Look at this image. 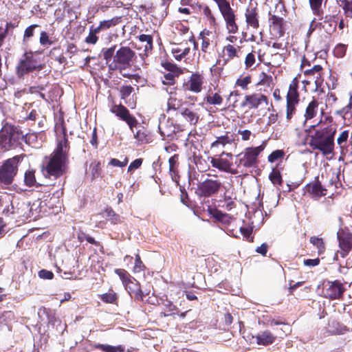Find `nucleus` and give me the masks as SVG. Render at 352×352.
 Returning a JSON list of instances; mask_svg holds the SVG:
<instances>
[{"mask_svg": "<svg viewBox=\"0 0 352 352\" xmlns=\"http://www.w3.org/2000/svg\"><path fill=\"white\" fill-rule=\"evenodd\" d=\"M63 136L57 138L54 151L45 156L41 166L43 175L47 179H58L67 173L69 164L70 144L68 140L67 129L63 123L60 124Z\"/></svg>", "mask_w": 352, "mask_h": 352, "instance_id": "obj_1", "label": "nucleus"}, {"mask_svg": "<svg viewBox=\"0 0 352 352\" xmlns=\"http://www.w3.org/2000/svg\"><path fill=\"white\" fill-rule=\"evenodd\" d=\"M305 132L308 144L312 150H317L323 155L333 153L336 133V127L333 124H322L320 120L316 124L310 126Z\"/></svg>", "mask_w": 352, "mask_h": 352, "instance_id": "obj_2", "label": "nucleus"}, {"mask_svg": "<svg viewBox=\"0 0 352 352\" xmlns=\"http://www.w3.org/2000/svg\"><path fill=\"white\" fill-rule=\"evenodd\" d=\"M117 45L102 48L101 52L104 60L108 64L109 70L118 71L124 78H133L135 75L125 72L131 69L136 61L135 51L128 46H122L116 51Z\"/></svg>", "mask_w": 352, "mask_h": 352, "instance_id": "obj_3", "label": "nucleus"}, {"mask_svg": "<svg viewBox=\"0 0 352 352\" xmlns=\"http://www.w3.org/2000/svg\"><path fill=\"white\" fill-rule=\"evenodd\" d=\"M265 147V143L263 142L258 146L247 147L236 155L234 161L236 175L247 176L252 173V170L257 168L259 163L258 156Z\"/></svg>", "mask_w": 352, "mask_h": 352, "instance_id": "obj_4", "label": "nucleus"}, {"mask_svg": "<svg viewBox=\"0 0 352 352\" xmlns=\"http://www.w3.org/2000/svg\"><path fill=\"white\" fill-rule=\"evenodd\" d=\"M25 135L19 126L6 123L0 130V151L6 152L21 145Z\"/></svg>", "mask_w": 352, "mask_h": 352, "instance_id": "obj_5", "label": "nucleus"}, {"mask_svg": "<svg viewBox=\"0 0 352 352\" xmlns=\"http://www.w3.org/2000/svg\"><path fill=\"white\" fill-rule=\"evenodd\" d=\"M217 4L218 9L225 21L226 29L229 34H234L239 32L237 15L228 0H212Z\"/></svg>", "mask_w": 352, "mask_h": 352, "instance_id": "obj_6", "label": "nucleus"}, {"mask_svg": "<svg viewBox=\"0 0 352 352\" xmlns=\"http://www.w3.org/2000/svg\"><path fill=\"white\" fill-rule=\"evenodd\" d=\"M25 155H15L5 160L0 166V184L10 185L17 174L20 162L25 157Z\"/></svg>", "mask_w": 352, "mask_h": 352, "instance_id": "obj_7", "label": "nucleus"}, {"mask_svg": "<svg viewBox=\"0 0 352 352\" xmlns=\"http://www.w3.org/2000/svg\"><path fill=\"white\" fill-rule=\"evenodd\" d=\"M43 66L34 56L32 52L24 53L16 67V73L19 78H23L25 74L35 70L40 71Z\"/></svg>", "mask_w": 352, "mask_h": 352, "instance_id": "obj_8", "label": "nucleus"}, {"mask_svg": "<svg viewBox=\"0 0 352 352\" xmlns=\"http://www.w3.org/2000/svg\"><path fill=\"white\" fill-rule=\"evenodd\" d=\"M346 289L339 280H325L322 284V296L331 300H342Z\"/></svg>", "mask_w": 352, "mask_h": 352, "instance_id": "obj_9", "label": "nucleus"}, {"mask_svg": "<svg viewBox=\"0 0 352 352\" xmlns=\"http://www.w3.org/2000/svg\"><path fill=\"white\" fill-rule=\"evenodd\" d=\"M338 246V254L345 258L352 250V232L348 228L340 229L337 233Z\"/></svg>", "mask_w": 352, "mask_h": 352, "instance_id": "obj_10", "label": "nucleus"}, {"mask_svg": "<svg viewBox=\"0 0 352 352\" xmlns=\"http://www.w3.org/2000/svg\"><path fill=\"white\" fill-rule=\"evenodd\" d=\"M268 104L269 98L267 96L261 93H252L244 96V100L241 103V107L257 109L262 105L267 107Z\"/></svg>", "mask_w": 352, "mask_h": 352, "instance_id": "obj_11", "label": "nucleus"}, {"mask_svg": "<svg viewBox=\"0 0 352 352\" xmlns=\"http://www.w3.org/2000/svg\"><path fill=\"white\" fill-rule=\"evenodd\" d=\"M298 104H286V121L287 124L296 130L305 126L303 115L298 113Z\"/></svg>", "mask_w": 352, "mask_h": 352, "instance_id": "obj_12", "label": "nucleus"}, {"mask_svg": "<svg viewBox=\"0 0 352 352\" xmlns=\"http://www.w3.org/2000/svg\"><path fill=\"white\" fill-rule=\"evenodd\" d=\"M221 186L220 181L206 179L198 185L196 192L200 197H209L217 193Z\"/></svg>", "mask_w": 352, "mask_h": 352, "instance_id": "obj_13", "label": "nucleus"}, {"mask_svg": "<svg viewBox=\"0 0 352 352\" xmlns=\"http://www.w3.org/2000/svg\"><path fill=\"white\" fill-rule=\"evenodd\" d=\"M110 111L115 114L119 119L124 121L131 129L137 126L138 121L136 118L130 113L128 109L124 105L121 104H113L110 107Z\"/></svg>", "mask_w": 352, "mask_h": 352, "instance_id": "obj_14", "label": "nucleus"}, {"mask_svg": "<svg viewBox=\"0 0 352 352\" xmlns=\"http://www.w3.org/2000/svg\"><path fill=\"white\" fill-rule=\"evenodd\" d=\"M223 155H226L230 159L232 157V154L231 153H226L223 151L219 157H211L210 163L212 166L221 171L236 175L235 168L232 167L233 164L232 161L227 158H223Z\"/></svg>", "mask_w": 352, "mask_h": 352, "instance_id": "obj_15", "label": "nucleus"}, {"mask_svg": "<svg viewBox=\"0 0 352 352\" xmlns=\"http://www.w3.org/2000/svg\"><path fill=\"white\" fill-rule=\"evenodd\" d=\"M241 47L240 46H234L230 43L224 45L222 49L223 59L222 60H217L216 62V65H221V67H217L216 69L219 70V72H221L223 67L226 65L230 60L235 58H239V52L241 51Z\"/></svg>", "mask_w": 352, "mask_h": 352, "instance_id": "obj_16", "label": "nucleus"}, {"mask_svg": "<svg viewBox=\"0 0 352 352\" xmlns=\"http://www.w3.org/2000/svg\"><path fill=\"white\" fill-rule=\"evenodd\" d=\"M320 102L318 99L312 97L311 100L307 103L305 113L303 114V119L306 124L307 121L311 120L320 115H324V110L322 107H320Z\"/></svg>", "mask_w": 352, "mask_h": 352, "instance_id": "obj_17", "label": "nucleus"}, {"mask_svg": "<svg viewBox=\"0 0 352 352\" xmlns=\"http://www.w3.org/2000/svg\"><path fill=\"white\" fill-rule=\"evenodd\" d=\"M269 25L272 36L280 38L285 34V21L283 17L269 13Z\"/></svg>", "mask_w": 352, "mask_h": 352, "instance_id": "obj_18", "label": "nucleus"}, {"mask_svg": "<svg viewBox=\"0 0 352 352\" xmlns=\"http://www.w3.org/2000/svg\"><path fill=\"white\" fill-rule=\"evenodd\" d=\"M259 10L256 6L250 4L245 11V20L248 28L258 30L260 27Z\"/></svg>", "mask_w": 352, "mask_h": 352, "instance_id": "obj_19", "label": "nucleus"}, {"mask_svg": "<svg viewBox=\"0 0 352 352\" xmlns=\"http://www.w3.org/2000/svg\"><path fill=\"white\" fill-rule=\"evenodd\" d=\"M306 192L314 199H318L327 195V190L322 185L318 177L305 186Z\"/></svg>", "mask_w": 352, "mask_h": 352, "instance_id": "obj_20", "label": "nucleus"}, {"mask_svg": "<svg viewBox=\"0 0 352 352\" xmlns=\"http://www.w3.org/2000/svg\"><path fill=\"white\" fill-rule=\"evenodd\" d=\"M300 74L294 78L289 84L286 96V104H298L300 93L298 91L299 78Z\"/></svg>", "mask_w": 352, "mask_h": 352, "instance_id": "obj_21", "label": "nucleus"}, {"mask_svg": "<svg viewBox=\"0 0 352 352\" xmlns=\"http://www.w3.org/2000/svg\"><path fill=\"white\" fill-rule=\"evenodd\" d=\"M204 82V76L198 72L192 73L188 82L185 84L186 89L194 93H199L202 90Z\"/></svg>", "mask_w": 352, "mask_h": 352, "instance_id": "obj_22", "label": "nucleus"}, {"mask_svg": "<svg viewBox=\"0 0 352 352\" xmlns=\"http://www.w3.org/2000/svg\"><path fill=\"white\" fill-rule=\"evenodd\" d=\"M158 132L160 134L162 140H171L175 133V127L168 120H166L165 116L159 120Z\"/></svg>", "mask_w": 352, "mask_h": 352, "instance_id": "obj_23", "label": "nucleus"}, {"mask_svg": "<svg viewBox=\"0 0 352 352\" xmlns=\"http://www.w3.org/2000/svg\"><path fill=\"white\" fill-rule=\"evenodd\" d=\"M124 287L131 296L134 295L135 299L144 300L146 295L142 291L139 282L134 277L132 276Z\"/></svg>", "mask_w": 352, "mask_h": 352, "instance_id": "obj_24", "label": "nucleus"}, {"mask_svg": "<svg viewBox=\"0 0 352 352\" xmlns=\"http://www.w3.org/2000/svg\"><path fill=\"white\" fill-rule=\"evenodd\" d=\"M303 74L308 78L314 80L316 86L323 81V67L320 65H315L311 68L304 70Z\"/></svg>", "mask_w": 352, "mask_h": 352, "instance_id": "obj_25", "label": "nucleus"}, {"mask_svg": "<svg viewBox=\"0 0 352 352\" xmlns=\"http://www.w3.org/2000/svg\"><path fill=\"white\" fill-rule=\"evenodd\" d=\"M216 140L212 142L211 148H223L228 144H232L234 141L233 135L230 131H224L223 134L215 136Z\"/></svg>", "mask_w": 352, "mask_h": 352, "instance_id": "obj_26", "label": "nucleus"}, {"mask_svg": "<svg viewBox=\"0 0 352 352\" xmlns=\"http://www.w3.org/2000/svg\"><path fill=\"white\" fill-rule=\"evenodd\" d=\"M204 101L206 104L210 105H221L223 101L221 90L219 89L216 91H214L211 89H209L204 98Z\"/></svg>", "mask_w": 352, "mask_h": 352, "instance_id": "obj_27", "label": "nucleus"}, {"mask_svg": "<svg viewBox=\"0 0 352 352\" xmlns=\"http://www.w3.org/2000/svg\"><path fill=\"white\" fill-rule=\"evenodd\" d=\"M139 41L144 43V53L140 54V56L144 61L145 57H148L150 54H152L153 50V36L148 34H140L138 36Z\"/></svg>", "mask_w": 352, "mask_h": 352, "instance_id": "obj_28", "label": "nucleus"}, {"mask_svg": "<svg viewBox=\"0 0 352 352\" xmlns=\"http://www.w3.org/2000/svg\"><path fill=\"white\" fill-rule=\"evenodd\" d=\"M134 91V89L131 85H122L120 88V98L125 101V103L131 108L134 109L136 105V100L133 98L127 100L128 98Z\"/></svg>", "mask_w": 352, "mask_h": 352, "instance_id": "obj_29", "label": "nucleus"}, {"mask_svg": "<svg viewBox=\"0 0 352 352\" xmlns=\"http://www.w3.org/2000/svg\"><path fill=\"white\" fill-rule=\"evenodd\" d=\"M180 114L190 125H196L199 122V115L191 108L182 109Z\"/></svg>", "mask_w": 352, "mask_h": 352, "instance_id": "obj_30", "label": "nucleus"}, {"mask_svg": "<svg viewBox=\"0 0 352 352\" xmlns=\"http://www.w3.org/2000/svg\"><path fill=\"white\" fill-rule=\"evenodd\" d=\"M255 338L256 339V344L262 346H268L273 344L276 338V337L268 330L264 331Z\"/></svg>", "mask_w": 352, "mask_h": 352, "instance_id": "obj_31", "label": "nucleus"}, {"mask_svg": "<svg viewBox=\"0 0 352 352\" xmlns=\"http://www.w3.org/2000/svg\"><path fill=\"white\" fill-rule=\"evenodd\" d=\"M102 214L111 224L117 225L123 222L124 218L117 214L111 207H107Z\"/></svg>", "mask_w": 352, "mask_h": 352, "instance_id": "obj_32", "label": "nucleus"}, {"mask_svg": "<svg viewBox=\"0 0 352 352\" xmlns=\"http://www.w3.org/2000/svg\"><path fill=\"white\" fill-rule=\"evenodd\" d=\"M98 298L100 300L107 304L116 305L118 304V295L112 287H110L107 292L98 295Z\"/></svg>", "mask_w": 352, "mask_h": 352, "instance_id": "obj_33", "label": "nucleus"}, {"mask_svg": "<svg viewBox=\"0 0 352 352\" xmlns=\"http://www.w3.org/2000/svg\"><path fill=\"white\" fill-rule=\"evenodd\" d=\"M349 135V130H344L337 138V144L340 149L341 154L345 155L348 151Z\"/></svg>", "mask_w": 352, "mask_h": 352, "instance_id": "obj_34", "label": "nucleus"}, {"mask_svg": "<svg viewBox=\"0 0 352 352\" xmlns=\"http://www.w3.org/2000/svg\"><path fill=\"white\" fill-rule=\"evenodd\" d=\"M23 206H25L24 203L11 202L7 208L3 209V212L7 215L16 214L18 217H21L23 214L21 209Z\"/></svg>", "mask_w": 352, "mask_h": 352, "instance_id": "obj_35", "label": "nucleus"}, {"mask_svg": "<svg viewBox=\"0 0 352 352\" xmlns=\"http://www.w3.org/2000/svg\"><path fill=\"white\" fill-rule=\"evenodd\" d=\"M329 327L332 335H343L349 331L347 326L336 320L332 321Z\"/></svg>", "mask_w": 352, "mask_h": 352, "instance_id": "obj_36", "label": "nucleus"}, {"mask_svg": "<svg viewBox=\"0 0 352 352\" xmlns=\"http://www.w3.org/2000/svg\"><path fill=\"white\" fill-rule=\"evenodd\" d=\"M50 56L57 61L59 64H64L67 63V59L65 57L63 50L60 45L54 47L50 51Z\"/></svg>", "mask_w": 352, "mask_h": 352, "instance_id": "obj_37", "label": "nucleus"}, {"mask_svg": "<svg viewBox=\"0 0 352 352\" xmlns=\"http://www.w3.org/2000/svg\"><path fill=\"white\" fill-rule=\"evenodd\" d=\"M122 17L121 16H115L111 19L104 20L100 21L98 26H97L96 31H101L104 30L109 29L110 28L114 27L121 23Z\"/></svg>", "mask_w": 352, "mask_h": 352, "instance_id": "obj_38", "label": "nucleus"}, {"mask_svg": "<svg viewBox=\"0 0 352 352\" xmlns=\"http://www.w3.org/2000/svg\"><path fill=\"white\" fill-rule=\"evenodd\" d=\"M91 180H95L101 176L102 166L99 161L94 160L89 165Z\"/></svg>", "mask_w": 352, "mask_h": 352, "instance_id": "obj_39", "label": "nucleus"}, {"mask_svg": "<svg viewBox=\"0 0 352 352\" xmlns=\"http://www.w3.org/2000/svg\"><path fill=\"white\" fill-rule=\"evenodd\" d=\"M211 34V32L207 30H204L202 32H201L199 34V37L201 38V50L202 52L207 53L208 50L210 45L211 41L208 37Z\"/></svg>", "mask_w": 352, "mask_h": 352, "instance_id": "obj_40", "label": "nucleus"}, {"mask_svg": "<svg viewBox=\"0 0 352 352\" xmlns=\"http://www.w3.org/2000/svg\"><path fill=\"white\" fill-rule=\"evenodd\" d=\"M169 163V172L171 176L176 177L178 175L179 168V155L175 154L168 160Z\"/></svg>", "mask_w": 352, "mask_h": 352, "instance_id": "obj_41", "label": "nucleus"}, {"mask_svg": "<svg viewBox=\"0 0 352 352\" xmlns=\"http://www.w3.org/2000/svg\"><path fill=\"white\" fill-rule=\"evenodd\" d=\"M322 1L323 0H309V6L313 14L320 18H322L324 14L322 9Z\"/></svg>", "mask_w": 352, "mask_h": 352, "instance_id": "obj_42", "label": "nucleus"}, {"mask_svg": "<svg viewBox=\"0 0 352 352\" xmlns=\"http://www.w3.org/2000/svg\"><path fill=\"white\" fill-rule=\"evenodd\" d=\"M284 55L280 52L271 53L269 61L267 65H272L273 67H278L284 62Z\"/></svg>", "mask_w": 352, "mask_h": 352, "instance_id": "obj_43", "label": "nucleus"}, {"mask_svg": "<svg viewBox=\"0 0 352 352\" xmlns=\"http://www.w3.org/2000/svg\"><path fill=\"white\" fill-rule=\"evenodd\" d=\"M202 13L204 16L207 19L210 26L216 28L217 26V22L216 17L214 16L212 11L208 6H204L202 8Z\"/></svg>", "mask_w": 352, "mask_h": 352, "instance_id": "obj_44", "label": "nucleus"}, {"mask_svg": "<svg viewBox=\"0 0 352 352\" xmlns=\"http://www.w3.org/2000/svg\"><path fill=\"white\" fill-rule=\"evenodd\" d=\"M258 85L265 86L267 87H274V81L272 76L267 74L265 72H262L259 74V81Z\"/></svg>", "mask_w": 352, "mask_h": 352, "instance_id": "obj_45", "label": "nucleus"}, {"mask_svg": "<svg viewBox=\"0 0 352 352\" xmlns=\"http://www.w3.org/2000/svg\"><path fill=\"white\" fill-rule=\"evenodd\" d=\"M161 65L168 72H174V74L177 76L183 74V71L180 67H177L175 64L166 61L164 59L162 60Z\"/></svg>", "mask_w": 352, "mask_h": 352, "instance_id": "obj_46", "label": "nucleus"}, {"mask_svg": "<svg viewBox=\"0 0 352 352\" xmlns=\"http://www.w3.org/2000/svg\"><path fill=\"white\" fill-rule=\"evenodd\" d=\"M39 27L38 24H32L27 27L24 31L23 36V43L28 44L34 36L35 29Z\"/></svg>", "mask_w": 352, "mask_h": 352, "instance_id": "obj_47", "label": "nucleus"}, {"mask_svg": "<svg viewBox=\"0 0 352 352\" xmlns=\"http://www.w3.org/2000/svg\"><path fill=\"white\" fill-rule=\"evenodd\" d=\"M35 173L36 170L34 169H28L25 171L24 176V183L27 186L32 187L36 184V180Z\"/></svg>", "mask_w": 352, "mask_h": 352, "instance_id": "obj_48", "label": "nucleus"}, {"mask_svg": "<svg viewBox=\"0 0 352 352\" xmlns=\"http://www.w3.org/2000/svg\"><path fill=\"white\" fill-rule=\"evenodd\" d=\"M251 75L241 76L235 82V86L241 87L243 90H248V85L252 82Z\"/></svg>", "mask_w": 352, "mask_h": 352, "instance_id": "obj_49", "label": "nucleus"}, {"mask_svg": "<svg viewBox=\"0 0 352 352\" xmlns=\"http://www.w3.org/2000/svg\"><path fill=\"white\" fill-rule=\"evenodd\" d=\"M94 347L104 352H124V348L121 345L113 346L109 344H97Z\"/></svg>", "mask_w": 352, "mask_h": 352, "instance_id": "obj_50", "label": "nucleus"}, {"mask_svg": "<svg viewBox=\"0 0 352 352\" xmlns=\"http://www.w3.org/2000/svg\"><path fill=\"white\" fill-rule=\"evenodd\" d=\"M96 30L97 27H94V25L90 27L89 35L85 38V42L87 44L94 45L98 42V37L96 36V34L99 33L100 31Z\"/></svg>", "mask_w": 352, "mask_h": 352, "instance_id": "obj_51", "label": "nucleus"}, {"mask_svg": "<svg viewBox=\"0 0 352 352\" xmlns=\"http://www.w3.org/2000/svg\"><path fill=\"white\" fill-rule=\"evenodd\" d=\"M168 109L178 110L181 113V109H184L182 106V100L177 99L175 97H170L168 100Z\"/></svg>", "mask_w": 352, "mask_h": 352, "instance_id": "obj_52", "label": "nucleus"}, {"mask_svg": "<svg viewBox=\"0 0 352 352\" xmlns=\"http://www.w3.org/2000/svg\"><path fill=\"white\" fill-rule=\"evenodd\" d=\"M269 179L274 185L282 186L283 179L280 172L277 168H274L269 175Z\"/></svg>", "mask_w": 352, "mask_h": 352, "instance_id": "obj_53", "label": "nucleus"}, {"mask_svg": "<svg viewBox=\"0 0 352 352\" xmlns=\"http://www.w3.org/2000/svg\"><path fill=\"white\" fill-rule=\"evenodd\" d=\"M310 243L313 244L318 250V253L319 254H322L325 250L324 243L322 238H319L317 236H311L310 238Z\"/></svg>", "mask_w": 352, "mask_h": 352, "instance_id": "obj_54", "label": "nucleus"}, {"mask_svg": "<svg viewBox=\"0 0 352 352\" xmlns=\"http://www.w3.org/2000/svg\"><path fill=\"white\" fill-rule=\"evenodd\" d=\"M341 7L343 10L344 15L346 18H352V0H340Z\"/></svg>", "mask_w": 352, "mask_h": 352, "instance_id": "obj_55", "label": "nucleus"}, {"mask_svg": "<svg viewBox=\"0 0 352 352\" xmlns=\"http://www.w3.org/2000/svg\"><path fill=\"white\" fill-rule=\"evenodd\" d=\"M114 272L119 276L120 278L123 286L126 285V283L130 280V278L132 276L124 269H116Z\"/></svg>", "mask_w": 352, "mask_h": 352, "instance_id": "obj_56", "label": "nucleus"}, {"mask_svg": "<svg viewBox=\"0 0 352 352\" xmlns=\"http://www.w3.org/2000/svg\"><path fill=\"white\" fill-rule=\"evenodd\" d=\"M348 45L343 43H338L333 49V55L337 58H343L346 55Z\"/></svg>", "mask_w": 352, "mask_h": 352, "instance_id": "obj_57", "label": "nucleus"}, {"mask_svg": "<svg viewBox=\"0 0 352 352\" xmlns=\"http://www.w3.org/2000/svg\"><path fill=\"white\" fill-rule=\"evenodd\" d=\"M256 53L254 50H252L251 52L248 53L245 58V69H248L252 68L256 63Z\"/></svg>", "mask_w": 352, "mask_h": 352, "instance_id": "obj_58", "label": "nucleus"}, {"mask_svg": "<svg viewBox=\"0 0 352 352\" xmlns=\"http://www.w3.org/2000/svg\"><path fill=\"white\" fill-rule=\"evenodd\" d=\"M178 76L174 72H168L164 75L162 82L164 85H173L175 83V77Z\"/></svg>", "mask_w": 352, "mask_h": 352, "instance_id": "obj_59", "label": "nucleus"}, {"mask_svg": "<svg viewBox=\"0 0 352 352\" xmlns=\"http://www.w3.org/2000/svg\"><path fill=\"white\" fill-rule=\"evenodd\" d=\"M39 43L42 46H46L52 45L54 41L50 38L47 32L42 31L40 33Z\"/></svg>", "mask_w": 352, "mask_h": 352, "instance_id": "obj_60", "label": "nucleus"}, {"mask_svg": "<svg viewBox=\"0 0 352 352\" xmlns=\"http://www.w3.org/2000/svg\"><path fill=\"white\" fill-rule=\"evenodd\" d=\"M335 114L342 117L344 120L352 118V111L346 105L341 109L337 110Z\"/></svg>", "mask_w": 352, "mask_h": 352, "instance_id": "obj_61", "label": "nucleus"}, {"mask_svg": "<svg viewBox=\"0 0 352 352\" xmlns=\"http://www.w3.org/2000/svg\"><path fill=\"white\" fill-rule=\"evenodd\" d=\"M285 152L283 150H276L271 153L267 157L270 162H274L275 161L283 158Z\"/></svg>", "mask_w": 352, "mask_h": 352, "instance_id": "obj_62", "label": "nucleus"}, {"mask_svg": "<svg viewBox=\"0 0 352 352\" xmlns=\"http://www.w3.org/2000/svg\"><path fill=\"white\" fill-rule=\"evenodd\" d=\"M157 305H163L166 307H168L169 311H171V310H173V309H177L175 306H174L173 305V303L171 302V301L168 300V298H167V296H163L160 298H159L157 300Z\"/></svg>", "mask_w": 352, "mask_h": 352, "instance_id": "obj_63", "label": "nucleus"}, {"mask_svg": "<svg viewBox=\"0 0 352 352\" xmlns=\"http://www.w3.org/2000/svg\"><path fill=\"white\" fill-rule=\"evenodd\" d=\"M78 239L79 241L82 242L84 239H85L88 243L94 245L96 246H100V242L95 240V239L92 236H90L86 234L84 232H81L78 235Z\"/></svg>", "mask_w": 352, "mask_h": 352, "instance_id": "obj_64", "label": "nucleus"}]
</instances>
